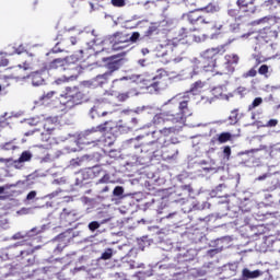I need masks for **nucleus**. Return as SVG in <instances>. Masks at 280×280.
<instances>
[{"instance_id":"obj_1","label":"nucleus","mask_w":280,"mask_h":280,"mask_svg":"<svg viewBox=\"0 0 280 280\" xmlns=\"http://www.w3.org/2000/svg\"><path fill=\"white\" fill-rule=\"evenodd\" d=\"M159 194L162 191H167V195L162 196L161 200L151 199V201L144 203V211L150 209L151 211H156V213H166L165 218H174L176 211L172 210L174 203L185 205L189 202L191 194H194V188L191 185H183L175 188H164L158 189Z\"/></svg>"},{"instance_id":"obj_2","label":"nucleus","mask_w":280,"mask_h":280,"mask_svg":"<svg viewBox=\"0 0 280 280\" xmlns=\"http://www.w3.org/2000/svg\"><path fill=\"white\" fill-rule=\"evenodd\" d=\"M130 83L147 86L149 93H159L160 91H165V89H167V82L163 79V70H159L155 75L127 73L124 77L114 79L110 84V91L112 93H119L125 91Z\"/></svg>"},{"instance_id":"obj_3","label":"nucleus","mask_w":280,"mask_h":280,"mask_svg":"<svg viewBox=\"0 0 280 280\" xmlns=\"http://www.w3.org/2000/svg\"><path fill=\"white\" fill-rule=\"evenodd\" d=\"M177 106L178 112H164L162 114L155 115L153 118V122L155 126H160V124H165V121H172V124H182L185 121L187 117L191 115L189 113V96L187 94H177L170 98L164 106Z\"/></svg>"},{"instance_id":"obj_4","label":"nucleus","mask_w":280,"mask_h":280,"mask_svg":"<svg viewBox=\"0 0 280 280\" xmlns=\"http://www.w3.org/2000/svg\"><path fill=\"white\" fill-rule=\"evenodd\" d=\"M141 34L139 32H133L131 35L126 33H115L114 35L109 36V44L110 48H102V50H97V45L100 43V39H93L91 42H85V46H83V49H93L95 54H110L112 51H119L120 49H126V47H130L131 43H137L140 38Z\"/></svg>"},{"instance_id":"obj_5","label":"nucleus","mask_w":280,"mask_h":280,"mask_svg":"<svg viewBox=\"0 0 280 280\" xmlns=\"http://www.w3.org/2000/svg\"><path fill=\"white\" fill-rule=\"evenodd\" d=\"M208 36L202 35H186L185 37H176L168 40L165 44L160 45V50L158 51V58H165V56H176V54H183L191 45V42L195 43H205Z\"/></svg>"},{"instance_id":"obj_6","label":"nucleus","mask_w":280,"mask_h":280,"mask_svg":"<svg viewBox=\"0 0 280 280\" xmlns=\"http://www.w3.org/2000/svg\"><path fill=\"white\" fill-rule=\"evenodd\" d=\"M110 121H105L103 125H98L92 129L84 131L83 133L79 135L77 139L73 137V143L71 145L65 147L60 152V154H71V152H79L80 145H97L100 142V138L95 136L96 132H106L110 130Z\"/></svg>"},{"instance_id":"obj_7","label":"nucleus","mask_w":280,"mask_h":280,"mask_svg":"<svg viewBox=\"0 0 280 280\" xmlns=\"http://www.w3.org/2000/svg\"><path fill=\"white\" fill-rule=\"evenodd\" d=\"M59 100L60 104L67 106V108H72V106H78L79 104H82V100H84V94L80 92L77 86H68L59 95Z\"/></svg>"},{"instance_id":"obj_8","label":"nucleus","mask_w":280,"mask_h":280,"mask_svg":"<svg viewBox=\"0 0 280 280\" xmlns=\"http://www.w3.org/2000/svg\"><path fill=\"white\" fill-rule=\"evenodd\" d=\"M143 139V136H138L137 138H131L127 141H125V145L127 148H140V152L147 154V159H149V161L152 160V154H154L155 149H154V141H151L149 143L145 144H141L140 147L137 144V142Z\"/></svg>"},{"instance_id":"obj_9","label":"nucleus","mask_w":280,"mask_h":280,"mask_svg":"<svg viewBox=\"0 0 280 280\" xmlns=\"http://www.w3.org/2000/svg\"><path fill=\"white\" fill-rule=\"evenodd\" d=\"M18 244L19 246H28L27 249L21 250L20 256H18V260L22 261L24 266H34L36 261V257L34 256V245L27 241H22Z\"/></svg>"},{"instance_id":"obj_10","label":"nucleus","mask_w":280,"mask_h":280,"mask_svg":"<svg viewBox=\"0 0 280 280\" xmlns=\"http://www.w3.org/2000/svg\"><path fill=\"white\" fill-rule=\"evenodd\" d=\"M33 156L34 154L32 151H23L18 160L0 158V163L12 165L15 170H23V167H25V163H30Z\"/></svg>"},{"instance_id":"obj_11","label":"nucleus","mask_w":280,"mask_h":280,"mask_svg":"<svg viewBox=\"0 0 280 280\" xmlns=\"http://www.w3.org/2000/svg\"><path fill=\"white\" fill-rule=\"evenodd\" d=\"M113 78V72H105L103 74H98L95 78L83 81L82 86L85 89H97V86H104V84H108V80Z\"/></svg>"},{"instance_id":"obj_12","label":"nucleus","mask_w":280,"mask_h":280,"mask_svg":"<svg viewBox=\"0 0 280 280\" xmlns=\"http://www.w3.org/2000/svg\"><path fill=\"white\" fill-rule=\"evenodd\" d=\"M222 51V48H209L206 51L201 54V57L203 60H210V62L207 66H203V71L206 72H213L215 69V56Z\"/></svg>"},{"instance_id":"obj_13","label":"nucleus","mask_w":280,"mask_h":280,"mask_svg":"<svg viewBox=\"0 0 280 280\" xmlns=\"http://www.w3.org/2000/svg\"><path fill=\"white\" fill-rule=\"evenodd\" d=\"M106 115H113V110H104V103L96 102L89 110V117L96 119V117H106Z\"/></svg>"},{"instance_id":"obj_14","label":"nucleus","mask_w":280,"mask_h":280,"mask_svg":"<svg viewBox=\"0 0 280 280\" xmlns=\"http://www.w3.org/2000/svg\"><path fill=\"white\" fill-rule=\"evenodd\" d=\"M26 78L31 80L32 86H44L45 78H47V70L32 72Z\"/></svg>"},{"instance_id":"obj_15","label":"nucleus","mask_w":280,"mask_h":280,"mask_svg":"<svg viewBox=\"0 0 280 280\" xmlns=\"http://www.w3.org/2000/svg\"><path fill=\"white\" fill-rule=\"evenodd\" d=\"M79 219L78 212L71 208H63L60 213V221L66 224H73V222H78Z\"/></svg>"},{"instance_id":"obj_16","label":"nucleus","mask_w":280,"mask_h":280,"mask_svg":"<svg viewBox=\"0 0 280 280\" xmlns=\"http://www.w3.org/2000/svg\"><path fill=\"white\" fill-rule=\"evenodd\" d=\"M163 185H165V177L163 176H148L144 182V187H147L149 191H152L153 189H156V187H161Z\"/></svg>"},{"instance_id":"obj_17","label":"nucleus","mask_w":280,"mask_h":280,"mask_svg":"<svg viewBox=\"0 0 280 280\" xmlns=\"http://www.w3.org/2000/svg\"><path fill=\"white\" fill-rule=\"evenodd\" d=\"M255 3V0H237L236 5L240 10L243 12H246L247 14H255L257 12V7L253 5Z\"/></svg>"},{"instance_id":"obj_18","label":"nucleus","mask_w":280,"mask_h":280,"mask_svg":"<svg viewBox=\"0 0 280 280\" xmlns=\"http://www.w3.org/2000/svg\"><path fill=\"white\" fill-rule=\"evenodd\" d=\"M187 20L191 25H211V20L198 15V12H190Z\"/></svg>"},{"instance_id":"obj_19","label":"nucleus","mask_w":280,"mask_h":280,"mask_svg":"<svg viewBox=\"0 0 280 280\" xmlns=\"http://www.w3.org/2000/svg\"><path fill=\"white\" fill-rule=\"evenodd\" d=\"M172 132H174V128L173 127H164L163 129L161 130H155V131H152L151 132V137L152 140L154 143H156V141L159 143H161V140L164 139V137H168L170 135H172Z\"/></svg>"},{"instance_id":"obj_20","label":"nucleus","mask_w":280,"mask_h":280,"mask_svg":"<svg viewBox=\"0 0 280 280\" xmlns=\"http://www.w3.org/2000/svg\"><path fill=\"white\" fill-rule=\"evenodd\" d=\"M198 67L194 66L192 68H187L182 71L176 78L177 80H191L195 75H198Z\"/></svg>"},{"instance_id":"obj_21","label":"nucleus","mask_w":280,"mask_h":280,"mask_svg":"<svg viewBox=\"0 0 280 280\" xmlns=\"http://www.w3.org/2000/svg\"><path fill=\"white\" fill-rule=\"evenodd\" d=\"M88 176H108L106 171L102 170L101 165H95L93 167L86 168Z\"/></svg>"},{"instance_id":"obj_22","label":"nucleus","mask_w":280,"mask_h":280,"mask_svg":"<svg viewBox=\"0 0 280 280\" xmlns=\"http://www.w3.org/2000/svg\"><path fill=\"white\" fill-rule=\"evenodd\" d=\"M107 67H108V71H106V73H115V71L121 69V67H124V59H116L114 61H109L107 63Z\"/></svg>"},{"instance_id":"obj_23","label":"nucleus","mask_w":280,"mask_h":280,"mask_svg":"<svg viewBox=\"0 0 280 280\" xmlns=\"http://www.w3.org/2000/svg\"><path fill=\"white\" fill-rule=\"evenodd\" d=\"M258 36L259 38H262L265 43H268L271 38H277V33L276 31H272L270 28H264L262 31H260Z\"/></svg>"},{"instance_id":"obj_24","label":"nucleus","mask_w":280,"mask_h":280,"mask_svg":"<svg viewBox=\"0 0 280 280\" xmlns=\"http://www.w3.org/2000/svg\"><path fill=\"white\" fill-rule=\"evenodd\" d=\"M90 159H91V155H83L81 158L72 159L68 167L69 170H73V167H80L82 163H84L85 161H89Z\"/></svg>"},{"instance_id":"obj_25","label":"nucleus","mask_w":280,"mask_h":280,"mask_svg":"<svg viewBox=\"0 0 280 280\" xmlns=\"http://www.w3.org/2000/svg\"><path fill=\"white\" fill-rule=\"evenodd\" d=\"M78 34H79V37L71 36L69 38L70 45H72V46L82 45V39L81 38H86V36H89V33H85L83 31H78Z\"/></svg>"},{"instance_id":"obj_26","label":"nucleus","mask_w":280,"mask_h":280,"mask_svg":"<svg viewBox=\"0 0 280 280\" xmlns=\"http://www.w3.org/2000/svg\"><path fill=\"white\" fill-rule=\"evenodd\" d=\"M243 279H257V277H261V271L254 270L250 271L249 269L245 268L242 271Z\"/></svg>"},{"instance_id":"obj_27","label":"nucleus","mask_w":280,"mask_h":280,"mask_svg":"<svg viewBox=\"0 0 280 280\" xmlns=\"http://www.w3.org/2000/svg\"><path fill=\"white\" fill-rule=\"evenodd\" d=\"M135 95H138L136 90H129L127 92L124 93H119L117 95V100L118 102H126V100H130V97H135Z\"/></svg>"},{"instance_id":"obj_28","label":"nucleus","mask_w":280,"mask_h":280,"mask_svg":"<svg viewBox=\"0 0 280 280\" xmlns=\"http://www.w3.org/2000/svg\"><path fill=\"white\" fill-rule=\"evenodd\" d=\"M67 61L65 59H55L49 63V69H60V71L66 70L65 65Z\"/></svg>"},{"instance_id":"obj_29","label":"nucleus","mask_w":280,"mask_h":280,"mask_svg":"<svg viewBox=\"0 0 280 280\" xmlns=\"http://www.w3.org/2000/svg\"><path fill=\"white\" fill-rule=\"evenodd\" d=\"M206 86V81H196L190 88V93H194L196 95V93H200Z\"/></svg>"},{"instance_id":"obj_30","label":"nucleus","mask_w":280,"mask_h":280,"mask_svg":"<svg viewBox=\"0 0 280 280\" xmlns=\"http://www.w3.org/2000/svg\"><path fill=\"white\" fill-rule=\"evenodd\" d=\"M201 10H203V12H208V14H215V12H220V4L218 2H210Z\"/></svg>"},{"instance_id":"obj_31","label":"nucleus","mask_w":280,"mask_h":280,"mask_svg":"<svg viewBox=\"0 0 280 280\" xmlns=\"http://www.w3.org/2000/svg\"><path fill=\"white\" fill-rule=\"evenodd\" d=\"M75 80V75H62L55 80V84L60 85L67 82H73Z\"/></svg>"},{"instance_id":"obj_32","label":"nucleus","mask_w":280,"mask_h":280,"mask_svg":"<svg viewBox=\"0 0 280 280\" xmlns=\"http://www.w3.org/2000/svg\"><path fill=\"white\" fill-rule=\"evenodd\" d=\"M225 91H226L225 85H219V86L212 89V95L214 97H222V95L224 94Z\"/></svg>"},{"instance_id":"obj_33","label":"nucleus","mask_w":280,"mask_h":280,"mask_svg":"<svg viewBox=\"0 0 280 280\" xmlns=\"http://www.w3.org/2000/svg\"><path fill=\"white\" fill-rule=\"evenodd\" d=\"M219 143H226V141H231V132H222L218 136Z\"/></svg>"},{"instance_id":"obj_34","label":"nucleus","mask_w":280,"mask_h":280,"mask_svg":"<svg viewBox=\"0 0 280 280\" xmlns=\"http://www.w3.org/2000/svg\"><path fill=\"white\" fill-rule=\"evenodd\" d=\"M264 103V98L261 97H256L253 103L248 106V110H253L259 106H261V104Z\"/></svg>"},{"instance_id":"obj_35","label":"nucleus","mask_w":280,"mask_h":280,"mask_svg":"<svg viewBox=\"0 0 280 280\" xmlns=\"http://www.w3.org/2000/svg\"><path fill=\"white\" fill-rule=\"evenodd\" d=\"M141 162L139 161V156L137 155H131L128 158L126 165H140Z\"/></svg>"},{"instance_id":"obj_36","label":"nucleus","mask_w":280,"mask_h":280,"mask_svg":"<svg viewBox=\"0 0 280 280\" xmlns=\"http://www.w3.org/2000/svg\"><path fill=\"white\" fill-rule=\"evenodd\" d=\"M226 60L230 65H237L240 62V57L237 55H228Z\"/></svg>"},{"instance_id":"obj_37","label":"nucleus","mask_w":280,"mask_h":280,"mask_svg":"<svg viewBox=\"0 0 280 280\" xmlns=\"http://www.w3.org/2000/svg\"><path fill=\"white\" fill-rule=\"evenodd\" d=\"M63 71H66L63 75H74V80H78V69L75 67L66 68Z\"/></svg>"},{"instance_id":"obj_38","label":"nucleus","mask_w":280,"mask_h":280,"mask_svg":"<svg viewBox=\"0 0 280 280\" xmlns=\"http://www.w3.org/2000/svg\"><path fill=\"white\" fill-rule=\"evenodd\" d=\"M113 258V249L112 248H107L102 255H101V259H103L104 261L112 259Z\"/></svg>"},{"instance_id":"obj_39","label":"nucleus","mask_w":280,"mask_h":280,"mask_svg":"<svg viewBox=\"0 0 280 280\" xmlns=\"http://www.w3.org/2000/svg\"><path fill=\"white\" fill-rule=\"evenodd\" d=\"M114 196L117 198H121L124 196V187L121 186H116L113 190Z\"/></svg>"},{"instance_id":"obj_40","label":"nucleus","mask_w":280,"mask_h":280,"mask_svg":"<svg viewBox=\"0 0 280 280\" xmlns=\"http://www.w3.org/2000/svg\"><path fill=\"white\" fill-rule=\"evenodd\" d=\"M1 150L10 151V150H16V145H14L12 142H7L4 144L0 145Z\"/></svg>"},{"instance_id":"obj_41","label":"nucleus","mask_w":280,"mask_h":280,"mask_svg":"<svg viewBox=\"0 0 280 280\" xmlns=\"http://www.w3.org/2000/svg\"><path fill=\"white\" fill-rule=\"evenodd\" d=\"M100 222L97 221H92L89 223V229L90 231H97V229H100Z\"/></svg>"},{"instance_id":"obj_42","label":"nucleus","mask_w":280,"mask_h":280,"mask_svg":"<svg viewBox=\"0 0 280 280\" xmlns=\"http://www.w3.org/2000/svg\"><path fill=\"white\" fill-rule=\"evenodd\" d=\"M112 4H114L115 8H124L126 0H112Z\"/></svg>"},{"instance_id":"obj_43","label":"nucleus","mask_w":280,"mask_h":280,"mask_svg":"<svg viewBox=\"0 0 280 280\" xmlns=\"http://www.w3.org/2000/svg\"><path fill=\"white\" fill-rule=\"evenodd\" d=\"M258 73L260 75H266V73H268V66L267 65L260 66L259 69H258Z\"/></svg>"},{"instance_id":"obj_44","label":"nucleus","mask_w":280,"mask_h":280,"mask_svg":"<svg viewBox=\"0 0 280 280\" xmlns=\"http://www.w3.org/2000/svg\"><path fill=\"white\" fill-rule=\"evenodd\" d=\"M278 124H279V120H277V119H270V120L267 122L266 127H267V128H275Z\"/></svg>"},{"instance_id":"obj_45","label":"nucleus","mask_w":280,"mask_h":280,"mask_svg":"<svg viewBox=\"0 0 280 280\" xmlns=\"http://www.w3.org/2000/svg\"><path fill=\"white\" fill-rule=\"evenodd\" d=\"M143 110H148V107L147 106L137 107L136 109L130 110V113H136L137 115H141Z\"/></svg>"},{"instance_id":"obj_46","label":"nucleus","mask_w":280,"mask_h":280,"mask_svg":"<svg viewBox=\"0 0 280 280\" xmlns=\"http://www.w3.org/2000/svg\"><path fill=\"white\" fill-rule=\"evenodd\" d=\"M255 75H257V70L255 69H250L246 74H244L245 78H255Z\"/></svg>"},{"instance_id":"obj_47","label":"nucleus","mask_w":280,"mask_h":280,"mask_svg":"<svg viewBox=\"0 0 280 280\" xmlns=\"http://www.w3.org/2000/svg\"><path fill=\"white\" fill-rule=\"evenodd\" d=\"M61 51H65V48H61L60 43H57L56 46L52 48V54H60Z\"/></svg>"},{"instance_id":"obj_48","label":"nucleus","mask_w":280,"mask_h":280,"mask_svg":"<svg viewBox=\"0 0 280 280\" xmlns=\"http://www.w3.org/2000/svg\"><path fill=\"white\" fill-rule=\"evenodd\" d=\"M223 154H224L225 159L229 160V158L231 156V147H225L223 149Z\"/></svg>"},{"instance_id":"obj_49","label":"nucleus","mask_w":280,"mask_h":280,"mask_svg":"<svg viewBox=\"0 0 280 280\" xmlns=\"http://www.w3.org/2000/svg\"><path fill=\"white\" fill-rule=\"evenodd\" d=\"M36 198V190H32L27 194L26 200H34Z\"/></svg>"},{"instance_id":"obj_50","label":"nucleus","mask_w":280,"mask_h":280,"mask_svg":"<svg viewBox=\"0 0 280 280\" xmlns=\"http://www.w3.org/2000/svg\"><path fill=\"white\" fill-rule=\"evenodd\" d=\"M56 95V91H50L44 95V100H51Z\"/></svg>"},{"instance_id":"obj_51","label":"nucleus","mask_w":280,"mask_h":280,"mask_svg":"<svg viewBox=\"0 0 280 280\" xmlns=\"http://www.w3.org/2000/svg\"><path fill=\"white\" fill-rule=\"evenodd\" d=\"M230 120L232 121V124H237V113L236 112H232V115L230 116Z\"/></svg>"},{"instance_id":"obj_52","label":"nucleus","mask_w":280,"mask_h":280,"mask_svg":"<svg viewBox=\"0 0 280 280\" xmlns=\"http://www.w3.org/2000/svg\"><path fill=\"white\" fill-rule=\"evenodd\" d=\"M27 125L28 126H37L38 125V119L37 118L30 119L27 121Z\"/></svg>"},{"instance_id":"obj_53","label":"nucleus","mask_w":280,"mask_h":280,"mask_svg":"<svg viewBox=\"0 0 280 280\" xmlns=\"http://www.w3.org/2000/svg\"><path fill=\"white\" fill-rule=\"evenodd\" d=\"M47 124H51V119H50V118H48V119L46 120V124H44V129H45V130H54V127H47Z\"/></svg>"},{"instance_id":"obj_54","label":"nucleus","mask_w":280,"mask_h":280,"mask_svg":"<svg viewBox=\"0 0 280 280\" xmlns=\"http://www.w3.org/2000/svg\"><path fill=\"white\" fill-rule=\"evenodd\" d=\"M264 231H266V226L264 225L258 226V232L256 233V235H264Z\"/></svg>"},{"instance_id":"obj_55","label":"nucleus","mask_w":280,"mask_h":280,"mask_svg":"<svg viewBox=\"0 0 280 280\" xmlns=\"http://www.w3.org/2000/svg\"><path fill=\"white\" fill-rule=\"evenodd\" d=\"M23 51H25V47H23V45L19 46V48L15 49V54H23Z\"/></svg>"},{"instance_id":"obj_56","label":"nucleus","mask_w":280,"mask_h":280,"mask_svg":"<svg viewBox=\"0 0 280 280\" xmlns=\"http://www.w3.org/2000/svg\"><path fill=\"white\" fill-rule=\"evenodd\" d=\"M5 115H8V113H4V115L0 118V126L2 127L5 126Z\"/></svg>"},{"instance_id":"obj_57","label":"nucleus","mask_w":280,"mask_h":280,"mask_svg":"<svg viewBox=\"0 0 280 280\" xmlns=\"http://www.w3.org/2000/svg\"><path fill=\"white\" fill-rule=\"evenodd\" d=\"M35 132H38V129H34V130L27 131L25 133V137H31V135H34Z\"/></svg>"},{"instance_id":"obj_58","label":"nucleus","mask_w":280,"mask_h":280,"mask_svg":"<svg viewBox=\"0 0 280 280\" xmlns=\"http://www.w3.org/2000/svg\"><path fill=\"white\" fill-rule=\"evenodd\" d=\"M0 176H8V171L5 168H0Z\"/></svg>"},{"instance_id":"obj_59","label":"nucleus","mask_w":280,"mask_h":280,"mask_svg":"<svg viewBox=\"0 0 280 280\" xmlns=\"http://www.w3.org/2000/svg\"><path fill=\"white\" fill-rule=\"evenodd\" d=\"M141 54L142 56H148V54H150V50L148 48H142Z\"/></svg>"},{"instance_id":"obj_60","label":"nucleus","mask_w":280,"mask_h":280,"mask_svg":"<svg viewBox=\"0 0 280 280\" xmlns=\"http://www.w3.org/2000/svg\"><path fill=\"white\" fill-rule=\"evenodd\" d=\"M138 65H140V67H145V59H139Z\"/></svg>"},{"instance_id":"obj_61","label":"nucleus","mask_w":280,"mask_h":280,"mask_svg":"<svg viewBox=\"0 0 280 280\" xmlns=\"http://www.w3.org/2000/svg\"><path fill=\"white\" fill-rule=\"evenodd\" d=\"M108 178L109 177L104 176L100 179V183H108Z\"/></svg>"},{"instance_id":"obj_62","label":"nucleus","mask_w":280,"mask_h":280,"mask_svg":"<svg viewBox=\"0 0 280 280\" xmlns=\"http://www.w3.org/2000/svg\"><path fill=\"white\" fill-rule=\"evenodd\" d=\"M75 31V26L73 27H65V32H73Z\"/></svg>"},{"instance_id":"obj_63","label":"nucleus","mask_w":280,"mask_h":280,"mask_svg":"<svg viewBox=\"0 0 280 280\" xmlns=\"http://www.w3.org/2000/svg\"><path fill=\"white\" fill-rule=\"evenodd\" d=\"M8 189V186H0V195L3 194Z\"/></svg>"},{"instance_id":"obj_64","label":"nucleus","mask_w":280,"mask_h":280,"mask_svg":"<svg viewBox=\"0 0 280 280\" xmlns=\"http://www.w3.org/2000/svg\"><path fill=\"white\" fill-rule=\"evenodd\" d=\"M237 91H238V93H245L246 89H244V88H238Z\"/></svg>"}]
</instances>
